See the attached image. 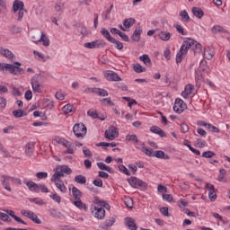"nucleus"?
Returning <instances> with one entry per match:
<instances>
[{"instance_id": "1", "label": "nucleus", "mask_w": 230, "mask_h": 230, "mask_svg": "<svg viewBox=\"0 0 230 230\" xmlns=\"http://www.w3.org/2000/svg\"><path fill=\"white\" fill-rule=\"evenodd\" d=\"M192 48L194 53H200L202 51V45L193 39H189L188 40H184L179 52L176 55V63L181 64L182 62V58L184 55L188 53V49Z\"/></svg>"}, {"instance_id": "2", "label": "nucleus", "mask_w": 230, "mask_h": 230, "mask_svg": "<svg viewBox=\"0 0 230 230\" xmlns=\"http://www.w3.org/2000/svg\"><path fill=\"white\" fill-rule=\"evenodd\" d=\"M93 204L95 206L92 208V215L97 220H103L105 218V209L110 211L111 205L105 200L100 199L98 197H94Z\"/></svg>"}, {"instance_id": "3", "label": "nucleus", "mask_w": 230, "mask_h": 230, "mask_svg": "<svg viewBox=\"0 0 230 230\" xmlns=\"http://www.w3.org/2000/svg\"><path fill=\"white\" fill-rule=\"evenodd\" d=\"M0 71H9L11 75H24V69L21 67V63L14 62L13 65L8 63H0Z\"/></svg>"}, {"instance_id": "4", "label": "nucleus", "mask_w": 230, "mask_h": 230, "mask_svg": "<svg viewBox=\"0 0 230 230\" xmlns=\"http://www.w3.org/2000/svg\"><path fill=\"white\" fill-rule=\"evenodd\" d=\"M73 132L77 137L84 138L85 134H87V127L84 123L75 124L73 127Z\"/></svg>"}, {"instance_id": "5", "label": "nucleus", "mask_w": 230, "mask_h": 230, "mask_svg": "<svg viewBox=\"0 0 230 230\" xmlns=\"http://www.w3.org/2000/svg\"><path fill=\"white\" fill-rule=\"evenodd\" d=\"M128 181L132 188H141V190H146V188H148V184L146 182L137 179V177L132 176Z\"/></svg>"}, {"instance_id": "6", "label": "nucleus", "mask_w": 230, "mask_h": 230, "mask_svg": "<svg viewBox=\"0 0 230 230\" xmlns=\"http://www.w3.org/2000/svg\"><path fill=\"white\" fill-rule=\"evenodd\" d=\"M106 139H110V141H113L116 139L118 136H119V132L114 126H111L104 133Z\"/></svg>"}, {"instance_id": "7", "label": "nucleus", "mask_w": 230, "mask_h": 230, "mask_svg": "<svg viewBox=\"0 0 230 230\" xmlns=\"http://www.w3.org/2000/svg\"><path fill=\"white\" fill-rule=\"evenodd\" d=\"M105 44V40H97L92 42L84 43V48H86L87 49H97L98 48H103Z\"/></svg>"}, {"instance_id": "8", "label": "nucleus", "mask_w": 230, "mask_h": 230, "mask_svg": "<svg viewBox=\"0 0 230 230\" xmlns=\"http://www.w3.org/2000/svg\"><path fill=\"white\" fill-rule=\"evenodd\" d=\"M184 109H186V103H184V101L178 98L175 100L174 105H173V111L177 114H181L184 112Z\"/></svg>"}, {"instance_id": "9", "label": "nucleus", "mask_w": 230, "mask_h": 230, "mask_svg": "<svg viewBox=\"0 0 230 230\" xmlns=\"http://www.w3.org/2000/svg\"><path fill=\"white\" fill-rule=\"evenodd\" d=\"M21 213L23 217H26V218H29V220H32V222H34L35 224H42V221H40V219H39L37 215H35V213H33L32 211L22 210Z\"/></svg>"}, {"instance_id": "10", "label": "nucleus", "mask_w": 230, "mask_h": 230, "mask_svg": "<svg viewBox=\"0 0 230 230\" xmlns=\"http://www.w3.org/2000/svg\"><path fill=\"white\" fill-rule=\"evenodd\" d=\"M31 84L34 93H39V94L42 93V91H44V86L42 84H40L39 79L33 77L31 81Z\"/></svg>"}, {"instance_id": "11", "label": "nucleus", "mask_w": 230, "mask_h": 230, "mask_svg": "<svg viewBox=\"0 0 230 230\" xmlns=\"http://www.w3.org/2000/svg\"><path fill=\"white\" fill-rule=\"evenodd\" d=\"M104 76L109 82H121V77L114 71L107 70Z\"/></svg>"}, {"instance_id": "12", "label": "nucleus", "mask_w": 230, "mask_h": 230, "mask_svg": "<svg viewBox=\"0 0 230 230\" xmlns=\"http://www.w3.org/2000/svg\"><path fill=\"white\" fill-rule=\"evenodd\" d=\"M23 184H26L29 190L32 191L33 193H39L40 191V186L35 183V181L23 180Z\"/></svg>"}, {"instance_id": "13", "label": "nucleus", "mask_w": 230, "mask_h": 230, "mask_svg": "<svg viewBox=\"0 0 230 230\" xmlns=\"http://www.w3.org/2000/svg\"><path fill=\"white\" fill-rule=\"evenodd\" d=\"M134 24H136V19L128 18L123 21V25H119V28L122 31H127V30H128V28H130L131 26H134Z\"/></svg>"}, {"instance_id": "14", "label": "nucleus", "mask_w": 230, "mask_h": 230, "mask_svg": "<svg viewBox=\"0 0 230 230\" xmlns=\"http://www.w3.org/2000/svg\"><path fill=\"white\" fill-rule=\"evenodd\" d=\"M116 224V216L110 217V219L105 220L104 224L100 226L101 230H109Z\"/></svg>"}, {"instance_id": "15", "label": "nucleus", "mask_w": 230, "mask_h": 230, "mask_svg": "<svg viewBox=\"0 0 230 230\" xmlns=\"http://www.w3.org/2000/svg\"><path fill=\"white\" fill-rule=\"evenodd\" d=\"M206 190H208V199L211 200V202L217 200V192L215 191V186L210 183H207Z\"/></svg>"}, {"instance_id": "16", "label": "nucleus", "mask_w": 230, "mask_h": 230, "mask_svg": "<svg viewBox=\"0 0 230 230\" xmlns=\"http://www.w3.org/2000/svg\"><path fill=\"white\" fill-rule=\"evenodd\" d=\"M51 182H54L60 193H67V187H66L62 180H51Z\"/></svg>"}, {"instance_id": "17", "label": "nucleus", "mask_w": 230, "mask_h": 230, "mask_svg": "<svg viewBox=\"0 0 230 230\" xmlns=\"http://www.w3.org/2000/svg\"><path fill=\"white\" fill-rule=\"evenodd\" d=\"M0 55H3L5 58H8L12 62L15 60V56H13V53L10 51L8 49H4L3 47H0Z\"/></svg>"}, {"instance_id": "18", "label": "nucleus", "mask_w": 230, "mask_h": 230, "mask_svg": "<svg viewBox=\"0 0 230 230\" xmlns=\"http://www.w3.org/2000/svg\"><path fill=\"white\" fill-rule=\"evenodd\" d=\"M10 182H12V177L7 175L2 176V185L4 186V190L7 191H12V187H10Z\"/></svg>"}, {"instance_id": "19", "label": "nucleus", "mask_w": 230, "mask_h": 230, "mask_svg": "<svg viewBox=\"0 0 230 230\" xmlns=\"http://www.w3.org/2000/svg\"><path fill=\"white\" fill-rule=\"evenodd\" d=\"M195 91V86L191 84L185 86V90L181 93L182 98H189L190 94H193Z\"/></svg>"}, {"instance_id": "20", "label": "nucleus", "mask_w": 230, "mask_h": 230, "mask_svg": "<svg viewBox=\"0 0 230 230\" xmlns=\"http://www.w3.org/2000/svg\"><path fill=\"white\" fill-rule=\"evenodd\" d=\"M24 9V2L21 0H14L13 4V13L19 12L20 10Z\"/></svg>"}, {"instance_id": "21", "label": "nucleus", "mask_w": 230, "mask_h": 230, "mask_svg": "<svg viewBox=\"0 0 230 230\" xmlns=\"http://www.w3.org/2000/svg\"><path fill=\"white\" fill-rule=\"evenodd\" d=\"M125 223L127 227H128L129 230H137V225H136V220L132 217H126Z\"/></svg>"}, {"instance_id": "22", "label": "nucleus", "mask_w": 230, "mask_h": 230, "mask_svg": "<svg viewBox=\"0 0 230 230\" xmlns=\"http://www.w3.org/2000/svg\"><path fill=\"white\" fill-rule=\"evenodd\" d=\"M150 132H153V134H157L158 136H160V137H166V133L164 132V130L157 126L151 127Z\"/></svg>"}, {"instance_id": "23", "label": "nucleus", "mask_w": 230, "mask_h": 230, "mask_svg": "<svg viewBox=\"0 0 230 230\" xmlns=\"http://www.w3.org/2000/svg\"><path fill=\"white\" fill-rule=\"evenodd\" d=\"M62 177H64V172L57 166L50 181H62Z\"/></svg>"}, {"instance_id": "24", "label": "nucleus", "mask_w": 230, "mask_h": 230, "mask_svg": "<svg viewBox=\"0 0 230 230\" xmlns=\"http://www.w3.org/2000/svg\"><path fill=\"white\" fill-rule=\"evenodd\" d=\"M35 149V143L34 142H30L25 146V154L31 157L33 155V150Z\"/></svg>"}, {"instance_id": "25", "label": "nucleus", "mask_w": 230, "mask_h": 230, "mask_svg": "<svg viewBox=\"0 0 230 230\" xmlns=\"http://www.w3.org/2000/svg\"><path fill=\"white\" fill-rule=\"evenodd\" d=\"M191 12L197 19H202L204 17V11L199 7H192Z\"/></svg>"}, {"instance_id": "26", "label": "nucleus", "mask_w": 230, "mask_h": 230, "mask_svg": "<svg viewBox=\"0 0 230 230\" xmlns=\"http://www.w3.org/2000/svg\"><path fill=\"white\" fill-rule=\"evenodd\" d=\"M158 37L161 40L167 42V40H169L172 38V33L162 31L159 32Z\"/></svg>"}, {"instance_id": "27", "label": "nucleus", "mask_w": 230, "mask_h": 230, "mask_svg": "<svg viewBox=\"0 0 230 230\" xmlns=\"http://www.w3.org/2000/svg\"><path fill=\"white\" fill-rule=\"evenodd\" d=\"M42 107L44 109H47L49 111H51V109H53V107H55V104L52 101H50L49 99H44L42 102Z\"/></svg>"}, {"instance_id": "28", "label": "nucleus", "mask_w": 230, "mask_h": 230, "mask_svg": "<svg viewBox=\"0 0 230 230\" xmlns=\"http://www.w3.org/2000/svg\"><path fill=\"white\" fill-rule=\"evenodd\" d=\"M33 42H35V44H37L38 42H42L43 46H49V39H48V36H46L44 32H41L40 40H33Z\"/></svg>"}, {"instance_id": "29", "label": "nucleus", "mask_w": 230, "mask_h": 230, "mask_svg": "<svg viewBox=\"0 0 230 230\" xmlns=\"http://www.w3.org/2000/svg\"><path fill=\"white\" fill-rule=\"evenodd\" d=\"M153 157H156L157 159H170V155H166L164 151H155Z\"/></svg>"}, {"instance_id": "30", "label": "nucleus", "mask_w": 230, "mask_h": 230, "mask_svg": "<svg viewBox=\"0 0 230 230\" xmlns=\"http://www.w3.org/2000/svg\"><path fill=\"white\" fill-rule=\"evenodd\" d=\"M72 195L75 200H80V199H82V191H80L76 187L72 188Z\"/></svg>"}, {"instance_id": "31", "label": "nucleus", "mask_w": 230, "mask_h": 230, "mask_svg": "<svg viewBox=\"0 0 230 230\" xmlns=\"http://www.w3.org/2000/svg\"><path fill=\"white\" fill-rule=\"evenodd\" d=\"M211 31L212 33H227V31L220 25H214Z\"/></svg>"}, {"instance_id": "32", "label": "nucleus", "mask_w": 230, "mask_h": 230, "mask_svg": "<svg viewBox=\"0 0 230 230\" xmlns=\"http://www.w3.org/2000/svg\"><path fill=\"white\" fill-rule=\"evenodd\" d=\"M204 80L202 76V72L198 70L195 73V81H196V87H200V81Z\"/></svg>"}, {"instance_id": "33", "label": "nucleus", "mask_w": 230, "mask_h": 230, "mask_svg": "<svg viewBox=\"0 0 230 230\" xmlns=\"http://www.w3.org/2000/svg\"><path fill=\"white\" fill-rule=\"evenodd\" d=\"M180 17L183 22H190V21H191V18H190V14H188V11L186 10L180 12Z\"/></svg>"}, {"instance_id": "34", "label": "nucleus", "mask_w": 230, "mask_h": 230, "mask_svg": "<svg viewBox=\"0 0 230 230\" xmlns=\"http://www.w3.org/2000/svg\"><path fill=\"white\" fill-rule=\"evenodd\" d=\"M101 34L103 36L104 39H106L107 40H109V42H111L114 38H112V36H111V32H109V30L102 28L101 30Z\"/></svg>"}, {"instance_id": "35", "label": "nucleus", "mask_w": 230, "mask_h": 230, "mask_svg": "<svg viewBox=\"0 0 230 230\" xmlns=\"http://www.w3.org/2000/svg\"><path fill=\"white\" fill-rule=\"evenodd\" d=\"M74 206H75V208H78V209H84V211H87V205L82 202L81 199H75L74 201Z\"/></svg>"}, {"instance_id": "36", "label": "nucleus", "mask_w": 230, "mask_h": 230, "mask_svg": "<svg viewBox=\"0 0 230 230\" xmlns=\"http://www.w3.org/2000/svg\"><path fill=\"white\" fill-rule=\"evenodd\" d=\"M139 60L144 62L146 66H151L152 65V59H150V57L146 54H144L139 57Z\"/></svg>"}, {"instance_id": "37", "label": "nucleus", "mask_w": 230, "mask_h": 230, "mask_svg": "<svg viewBox=\"0 0 230 230\" xmlns=\"http://www.w3.org/2000/svg\"><path fill=\"white\" fill-rule=\"evenodd\" d=\"M58 168L61 170L63 173H66V175H71L73 173V170L67 165H58Z\"/></svg>"}, {"instance_id": "38", "label": "nucleus", "mask_w": 230, "mask_h": 230, "mask_svg": "<svg viewBox=\"0 0 230 230\" xmlns=\"http://www.w3.org/2000/svg\"><path fill=\"white\" fill-rule=\"evenodd\" d=\"M93 94H97L98 96H109V92L102 88H94Z\"/></svg>"}, {"instance_id": "39", "label": "nucleus", "mask_w": 230, "mask_h": 230, "mask_svg": "<svg viewBox=\"0 0 230 230\" xmlns=\"http://www.w3.org/2000/svg\"><path fill=\"white\" fill-rule=\"evenodd\" d=\"M75 182H77V184H85V182H87V178L82 174H79L75 177Z\"/></svg>"}, {"instance_id": "40", "label": "nucleus", "mask_w": 230, "mask_h": 230, "mask_svg": "<svg viewBox=\"0 0 230 230\" xmlns=\"http://www.w3.org/2000/svg\"><path fill=\"white\" fill-rule=\"evenodd\" d=\"M97 166L98 168H100V170H105V172H109V173H112V168H111L104 163H102V162L97 163Z\"/></svg>"}, {"instance_id": "41", "label": "nucleus", "mask_w": 230, "mask_h": 230, "mask_svg": "<svg viewBox=\"0 0 230 230\" xmlns=\"http://www.w3.org/2000/svg\"><path fill=\"white\" fill-rule=\"evenodd\" d=\"M132 39L135 42H139L141 39V30L136 29L132 35Z\"/></svg>"}, {"instance_id": "42", "label": "nucleus", "mask_w": 230, "mask_h": 230, "mask_svg": "<svg viewBox=\"0 0 230 230\" xmlns=\"http://www.w3.org/2000/svg\"><path fill=\"white\" fill-rule=\"evenodd\" d=\"M135 73H145L146 71V67H143L139 63H137L133 66Z\"/></svg>"}, {"instance_id": "43", "label": "nucleus", "mask_w": 230, "mask_h": 230, "mask_svg": "<svg viewBox=\"0 0 230 230\" xmlns=\"http://www.w3.org/2000/svg\"><path fill=\"white\" fill-rule=\"evenodd\" d=\"M204 57L208 60H211V58H213V57H215V52H213V50H211L210 49H206L205 52H204Z\"/></svg>"}, {"instance_id": "44", "label": "nucleus", "mask_w": 230, "mask_h": 230, "mask_svg": "<svg viewBox=\"0 0 230 230\" xmlns=\"http://www.w3.org/2000/svg\"><path fill=\"white\" fill-rule=\"evenodd\" d=\"M63 112H65L66 114H69L71 112H75V108L71 104H66L63 107Z\"/></svg>"}, {"instance_id": "45", "label": "nucleus", "mask_w": 230, "mask_h": 230, "mask_svg": "<svg viewBox=\"0 0 230 230\" xmlns=\"http://www.w3.org/2000/svg\"><path fill=\"white\" fill-rule=\"evenodd\" d=\"M13 116H14V118H22V116H26V114H24V110H14L13 111Z\"/></svg>"}, {"instance_id": "46", "label": "nucleus", "mask_w": 230, "mask_h": 230, "mask_svg": "<svg viewBox=\"0 0 230 230\" xmlns=\"http://www.w3.org/2000/svg\"><path fill=\"white\" fill-rule=\"evenodd\" d=\"M49 197L50 199H52V200H54V202H57L58 204H60V202H62V198L56 192L51 193Z\"/></svg>"}, {"instance_id": "47", "label": "nucleus", "mask_w": 230, "mask_h": 230, "mask_svg": "<svg viewBox=\"0 0 230 230\" xmlns=\"http://www.w3.org/2000/svg\"><path fill=\"white\" fill-rule=\"evenodd\" d=\"M127 141H131L133 143H139V139L137 138V135H128L126 137Z\"/></svg>"}, {"instance_id": "48", "label": "nucleus", "mask_w": 230, "mask_h": 230, "mask_svg": "<svg viewBox=\"0 0 230 230\" xmlns=\"http://www.w3.org/2000/svg\"><path fill=\"white\" fill-rule=\"evenodd\" d=\"M0 220H3V222L12 221V219H10V216H8V214L4 212H0Z\"/></svg>"}, {"instance_id": "49", "label": "nucleus", "mask_w": 230, "mask_h": 230, "mask_svg": "<svg viewBox=\"0 0 230 230\" xmlns=\"http://www.w3.org/2000/svg\"><path fill=\"white\" fill-rule=\"evenodd\" d=\"M111 42V44L116 45L117 49H119V50L123 49V44L119 40L113 38Z\"/></svg>"}, {"instance_id": "50", "label": "nucleus", "mask_w": 230, "mask_h": 230, "mask_svg": "<svg viewBox=\"0 0 230 230\" xmlns=\"http://www.w3.org/2000/svg\"><path fill=\"white\" fill-rule=\"evenodd\" d=\"M215 155V152L213 151H205L202 153V157H204L205 159H211V157H214Z\"/></svg>"}, {"instance_id": "51", "label": "nucleus", "mask_w": 230, "mask_h": 230, "mask_svg": "<svg viewBox=\"0 0 230 230\" xmlns=\"http://www.w3.org/2000/svg\"><path fill=\"white\" fill-rule=\"evenodd\" d=\"M142 152L146 154V155H148L149 157H154V149L152 148L143 147Z\"/></svg>"}, {"instance_id": "52", "label": "nucleus", "mask_w": 230, "mask_h": 230, "mask_svg": "<svg viewBox=\"0 0 230 230\" xmlns=\"http://www.w3.org/2000/svg\"><path fill=\"white\" fill-rule=\"evenodd\" d=\"M103 105H109L110 107H114V102L111 100V97L104 98L101 101Z\"/></svg>"}, {"instance_id": "53", "label": "nucleus", "mask_w": 230, "mask_h": 230, "mask_svg": "<svg viewBox=\"0 0 230 230\" xmlns=\"http://www.w3.org/2000/svg\"><path fill=\"white\" fill-rule=\"evenodd\" d=\"M124 204L127 206V208H129V209H132V208H134V201L130 198L126 199Z\"/></svg>"}, {"instance_id": "54", "label": "nucleus", "mask_w": 230, "mask_h": 230, "mask_svg": "<svg viewBox=\"0 0 230 230\" xmlns=\"http://www.w3.org/2000/svg\"><path fill=\"white\" fill-rule=\"evenodd\" d=\"M87 114H88V116H90V118H93V119H96L99 118L98 112H96V111H94V110H89L87 111Z\"/></svg>"}, {"instance_id": "55", "label": "nucleus", "mask_w": 230, "mask_h": 230, "mask_svg": "<svg viewBox=\"0 0 230 230\" xmlns=\"http://www.w3.org/2000/svg\"><path fill=\"white\" fill-rule=\"evenodd\" d=\"M162 197L166 202H172L173 200V196L172 194H163Z\"/></svg>"}, {"instance_id": "56", "label": "nucleus", "mask_w": 230, "mask_h": 230, "mask_svg": "<svg viewBox=\"0 0 230 230\" xmlns=\"http://www.w3.org/2000/svg\"><path fill=\"white\" fill-rule=\"evenodd\" d=\"M37 179H48V172H40L36 173Z\"/></svg>"}, {"instance_id": "57", "label": "nucleus", "mask_w": 230, "mask_h": 230, "mask_svg": "<svg viewBox=\"0 0 230 230\" xmlns=\"http://www.w3.org/2000/svg\"><path fill=\"white\" fill-rule=\"evenodd\" d=\"M119 172H123L125 173V175H130V172L123 164L119 165Z\"/></svg>"}, {"instance_id": "58", "label": "nucleus", "mask_w": 230, "mask_h": 230, "mask_svg": "<svg viewBox=\"0 0 230 230\" xmlns=\"http://www.w3.org/2000/svg\"><path fill=\"white\" fill-rule=\"evenodd\" d=\"M28 12L26 9H21L18 11V18L17 21L21 22L22 21V18L24 17V13Z\"/></svg>"}, {"instance_id": "59", "label": "nucleus", "mask_w": 230, "mask_h": 230, "mask_svg": "<svg viewBox=\"0 0 230 230\" xmlns=\"http://www.w3.org/2000/svg\"><path fill=\"white\" fill-rule=\"evenodd\" d=\"M11 33H21V28L17 27V25H12L10 27Z\"/></svg>"}, {"instance_id": "60", "label": "nucleus", "mask_w": 230, "mask_h": 230, "mask_svg": "<svg viewBox=\"0 0 230 230\" xmlns=\"http://www.w3.org/2000/svg\"><path fill=\"white\" fill-rule=\"evenodd\" d=\"M64 3H58L55 4L54 8L56 12H62V10H64Z\"/></svg>"}, {"instance_id": "61", "label": "nucleus", "mask_w": 230, "mask_h": 230, "mask_svg": "<svg viewBox=\"0 0 230 230\" xmlns=\"http://www.w3.org/2000/svg\"><path fill=\"white\" fill-rule=\"evenodd\" d=\"M178 206L179 208H186V206H188V201H186V199H181L179 201H178Z\"/></svg>"}, {"instance_id": "62", "label": "nucleus", "mask_w": 230, "mask_h": 230, "mask_svg": "<svg viewBox=\"0 0 230 230\" xmlns=\"http://www.w3.org/2000/svg\"><path fill=\"white\" fill-rule=\"evenodd\" d=\"M197 146L199 148H204L206 146V141L200 139V138H198L197 139Z\"/></svg>"}, {"instance_id": "63", "label": "nucleus", "mask_w": 230, "mask_h": 230, "mask_svg": "<svg viewBox=\"0 0 230 230\" xmlns=\"http://www.w3.org/2000/svg\"><path fill=\"white\" fill-rule=\"evenodd\" d=\"M208 128V130H210V132H215V133L220 132V129L215 127L213 124H209Z\"/></svg>"}, {"instance_id": "64", "label": "nucleus", "mask_w": 230, "mask_h": 230, "mask_svg": "<svg viewBox=\"0 0 230 230\" xmlns=\"http://www.w3.org/2000/svg\"><path fill=\"white\" fill-rule=\"evenodd\" d=\"M25 98L27 100H31L33 98V93L31 92V90H28L25 92Z\"/></svg>"}]
</instances>
